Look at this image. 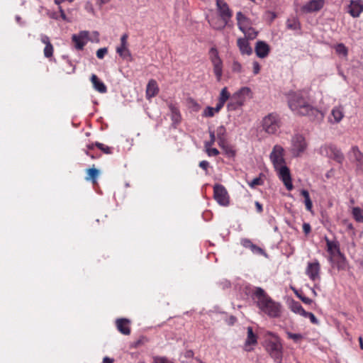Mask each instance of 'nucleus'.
Wrapping results in <instances>:
<instances>
[{"mask_svg": "<svg viewBox=\"0 0 363 363\" xmlns=\"http://www.w3.org/2000/svg\"><path fill=\"white\" fill-rule=\"evenodd\" d=\"M287 335L289 338L292 339L296 342L298 341L303 337L302 335L300 333H287Z\"/></svg>", "mask_w": 363, "mask_h": 363, "instance_id": "nucleus-52", "label": "nucleus"}, {"mask_svg": "<svg viewBox=\"0 0 363 363\" xmlns=\"http://www.w3.org/2000/svg\"><path fill=\"white\" fill-rule=\"evenodd\" d=\"M215 108L211 106H207L203 112V116L204 117H213L216 113Z\"/></svg>", "mask_w": 363, "mask_h": 363, "instance_id": "nucleus-42", "label": "nucleus"}, {"mask_svg": "<svg viewBox=\"0 0 363 363\" xmlns=\"http://www.w3.org/2000/svg\"><path fill=\"white\" fill-rule=\"evenodd\" d=\"M128 35L127 33H124L121 35V44L116 48V52L123 60L130 62L133 60V57L128 48Z\"/></svg>", "mask_w": 363, "mask_h": 363, "instance_id": "nucleus-12", "label": "nucleus"}, {"mask_svg": "<svg viewBox=\"0 0 363 363\" xmlns=\"http://www.w3.org/2000/svg\"><path fill=\"white\" fill-rule=\"evenodd\" d=\"M284 148L279 145H275L269 155V158L274 167H279L285 164L284 158Z\"/></svg>", "mask_w": 363, "mask_h": 363, "instance_id": "nucleus-11", "label": "nucleus"}, {"mask_svg": "<svg viewBox=\"0 0 363 363\" xmlns=\"http://www.w3.org/2000/svg\"><path fill=\"white\" fill-rule=\"evenodd\" d=\"M336 54L340 57H347L348 49L343 43H338L334 46Z\"/></svg>", "mask_w": 363, "mask_h": 363, "instance_id": "nucleus-31", "label": "nucleus"}, {"mask_svg": "<svg viewBox=\"0 0 363 363\" xmlns=\"http://www.w3.org/2000/svg\"><path fill=\"white\" fill-rule=\"evenodd\" d=\"M336 258L338 259L337 263H335L337 269H345L347 267L345 257L343 255V254L341 253L340 255H338Z\"/></svg>", "mask_w": 363, "mask_h": 363, "instance_id": "nucleus-37", "label": "nucleus"}, {"mask_svg": "<svg viewBox=\"0 0 363 363\" xmlns=\"http://www.w3.org/2000/svg\"><path fill=\"white\" fill-rule=\"evenodd\" d=\"M224 105H225V103L218 100V104H216V107L214 108L216 112L218 113L220 111V109L223 107Z\"/></svg>", "mask_w": 363, "mask_h": 363, "instance_id": "nucleus-59", "label": "nucleus"}, {"mask_svg": "<svg viewBox=\"0 0 363 363\" xmlns=\"http://www.w3.org/2000/svg\"><path fill=\"white\" fill-rule=\"evenodd\" d=\"M289 308L294 313L298 314L301 316H303L306 312L301 303L297 301H293L291 303Z\"/></svg>", "mask_w": 363, "mask_h": 363, "instance_id": "nucleus-32", "label": "nucleus"}, {"mask_svg": "<svg viewBox=\"0 0 363 363\" xmlns=\"http://www.w3.org/2000/svg\"><path fill=\"white\" fill-rule=\"evenodd\" d=\"M242 106V105H238V101H237V100L231 99V101L227 105V108L229 111H234Z\"/></svg>", "mask_w": 363, "mask_h": 363, "instance_id": "nucleus-46", "label": "nucleus"}, {"mask_svg": "<svg viewBox=\"0 0 363 363\" xmlns=\"http://www.w3.org/2000/svg\"><path fill=\"white\" fill-rule=\"evenodd\" d=\"M72 41L74 43V47L77 50H82L89 40V32L83 30L78 34H74L72 37Z\"/></svg>", "mask_w": 363, "mask_h": 363, "instance_id": "nucleus-15", "label": "nucleus"}, {"mask_svg": "<svg viewBox=\"0 0 363 363\" xmlns=\"http://www.w3.org/2000/svg\"><path fill=\"white\" fill-rule=\"evenodd\" d=\"M266 350L276 363H281L283 357V347L279 339L269 340Z\"/></svg>", "mask_w": 363, "mask_h": 363, "instance_id": "nucleus-6", "label": "nucleus"}, {"mask_svg": "<svg viewBox=\"0 0 363 363\" xmlns=\"http://www.w3.org/2000/svg\"><path fill=\"white\" fill-rule=\"evenodd\" d=\"M152 363H174L166 357L155 356L153 357Z\"/></svg>", "mask_w": 363, "mask_h": 363, "instance_id": "nucleus-40", "label": "nucleus"}, {"mask_svg": "<svg viewBox=\"0 0 363 363\" xmlns=\"http://www.w3.org/2000/svg\"><path fill=\"white\" fill-rule=\"evenodd\" d=\"M216 8L220 20L209 19L210 25L216 30L224 28L233 16V11L224 0H216Z\"/></svg>", "mask_w": 363, "mask_h": 363, "instance_id": "nucleus-3", "label": "nucleus"}, {"mask_svg": "<svg viewBox=\"0 0 363 363\" xmlns=\"http://www.w3.org/2000/svg\"><path fill=\"white\" fill-rule=\"evenodd\" d=\"M91 82L95 90L99 93L104 94L107 91V88L104 83L99 79L97 76L93 74L91 77Z\"/></svg>", "mask_w": 363, "mask_h": 363, "instance_id": "nucleus-27", "label": "nucleus"}, {"mask_svg": "<svg viewBox=\"0 0 363 363\" xmlns=\"http://www.w3.org/2000/svg\"><path fill=\"white\" fill-rule=\"evenodd\" d=\"M320 264L318 261L308 262L306 269V274L313 281L320 279Z\"/></svg>", "mask_w": 363, "mask_h": 363, "instance_id": "nucleus-16", "label": "nucleus"}, {"mask_svg": "<svg viewBox=\"0 0 363 363\" xmlns=\"http://www.w3.org/2000/svg\"><path fill=\"white\" fill-rule=\"evenodd\" d=\"M318 153L323 157L335 160L342 164L344 160V155L340 149L333 144H324L318 149Z\"/></svg>", "mask_w": 363, "mask_h": 363, "instance_id": "nucleus-5", "label": "nucleus"}, {"mask_svg": "<svg viewBox=\"0 0 363 363\" xmlns=\"http://www.w3.org/2000/svg\"><path fill=\"white\" fill-rule=\"evenodd\" d=\"M255 206L257 207V210L258 212L260 213V212L262 211V206L258 201L255 202Z\"/></svg>", "mask_w": 363, "mask_h": 363, "instance_id": "nucleus-63", "label": "nucleus"}, {"mask_svg": "<svg viewBox=\"0 0 363 363\" xmlns=\"http://www.w3.org/2000/svg\"><path fill=\"white\" fill-rule=\"evenodd\" d=\"M256 55L259 58H265L268 56L270 48L269 45L264 41L259 40L256 43L255 47Z\"/></svg>", "mask_w": 363, "mask_h": 363, "instance_id": "nucleus-17", "label": "nucleus"}, {"mask_svg": "<svg viewBox=\"0 0 363 363\" xmlns=\"http://www.w3.org/2000/svg\"><path fill=\"white\" fill-rule=\"evenodd\" d=\"M230 96V94L228 92L227 87H224L221 89L220 92L218 100L225 104V102L228 101Z\"/></svg>", "mask_w": 363, "mask_h": 363, "instance_id": "nucleus-38", "label": "nucleus"}, {"mask_svg": "<svg viewBox=\"0 0 363 363\" xmlns=\"http://www.w3.org/2000/svg\"><path fill=\"white\" fill-rule=\"evenodd\" d=\"M280 126V117L275 113L268 114L262 121V130L269 135L276 134L279 131Z\"/></svg>", "mask_w": 363, "mask_h": 363, "instance_id": "nucleus-4", "label": "nucleus"}, {"mask_svg": "<svg viewBox=\"0 0 363 363\" xmlns=\"http://www.w3.org/2000/svg\"><path fill=\"white\" fill-rule=\"evenodd\" d=\"M209 59L213 65L216 80L220 82L223 76V61L219 56L218 50L214 47L209 50Z\"/></svg>", "mask_w": 363, "mask_h": 363, "instance_id": "nucleus-8", "label": "nucleus"}, {"mask_svg": "<svg viewBox=\"0 0 363 363\" xmlns=\"http://www.w3.org/2000/svg\"><path fill=\"white\" fill-rule=\"evenodd\" d=\"M113 360L108 357H105L103 359V363H113Z\"/></svg>", "mask_w": 363, "mask_h": 363, "instance_id": "nucleus-64", "label": "nucleus"}, {"mask_svg": "<svg viewBox=\"0 0 363 363\" xmlns=\"http://www.w3.org/2000/svg\"><path fill=\"white\" fill-rule=\"evenodd\" d=\"M248 184L251 188H254L256 186L261 185L262 181H261L260 178L256 177V178H254L250 182H249Z\"/></svg>", "mask_w": 363, "mask_h": 363, "instance_id": "nucleus-53", "label": "nucleus"}, {"mask_svg": "<svg viewBox=\"0 0 363 363\" xmlns=\"http://www.w3.org/2000/svg\"><path fill=\"white\" fill-rule=\"evenodd\" d=\"M220 148L223 150L225 153L228 155L229 157H234L235 155V151L230 147L228 143L227 140L223 142V145H218Z\"/></svg>", "mask_w": 363, "mask_h": 363, "instance_id": "nucleus-36", "label": "nucleus"}, {"mask_svg": "<svg viewBox=\"0 0 363 363\" xmlns=\"http://www.w3.org/2000/svg\"><path fill=\"white\" fill-rule=\"evenodd\" d=\"M325 0H310L301 8L303 13H312L320 11L325 6Z\"/></svg>", "mask_w": 363, "mask_h": 363, "instance_id": "nucleus-13", "label": "nucleus"}, {"mask_svg": "<svg viewBox=\"0 0 363 363\" xmlns=\"http://www.w3.org/2000/svg\"><path fill=\"white\" fill-rule=\"evenodd\" d=\"M210 140L204 143V147L213 146L216 138L215 131L209 130Z\"/></svg>", "mask_w": 363, "mask_h": 363, "instance_id": "nucleus-41", "label": "nucleus"}, {"mask_svg": "<svg viewBox=\"0 0 363 363\" xmlns=\"http://www.w3.org/2000/svg\"><path fill=\"white\" fill-rule=\"evenodd\" d=\"M241 245L245 247V248H248L249 246L252 244V241L250 240V239H247V238H243L241 240Z\"/></svg>", "mask_w": 363, "mask_h": 363, "instance_id": "nucleus-56", "label": "nucleus"}, {"mask_svg": "<svg viewBox=\"0 0 363 363\" xmlns=\"http://www.w3.org/2000/svg\"><path fill=\"white\" fill-rule=\"evenodd\" d=\"M363 11V3L362 1H352L349 7L348 13L352 17H358Z\"/></svg>", "mask_w": 363, "mask_h": 363, "instance_id": "nucleus-20", "label": "nucleus"}, {"mask_svg": "<svg viewBox=\"0 0 363 363\" xmlns=\"http://www.w3.org/2000/svg\"><path fill=\"white\" fill-rule=\"evenodd\" d=\"M60 16L61 18L64 20V21H69V20L67 19V16H66V14L64 11V10L60 7Z\"/></svg>", "mask_w": 363, "mask_h": 363, "instance_id": "nucleus-61", "label": "nucleus"}, {"mask_svg": "<svg viewBox=\"0 0 363 363\" xmlns=\"http://www.w3.org/2000/svg\"><path fill=\"white\" fill-rule=\"evenodd\" d=\"M257 343V336L254 334L251 327L247 328V337L245 340V350L250 351L249 345H255Z\"/></svg>", "mask_w": 363, "mask_h": 363, "instance_id": "nucleus-29", "label": "nucleus"}, {"mask_svg": "<svg viewBox=\"0 0 363 363\" xmlns=\"http://www.w3.org/2000/svg\"><path fill=\"white\" fill-rule=\"evenodd\" d=\"M303 317L309 318L311 322L313 324L318 325L319 323L318 320L313 313L306 311Z\"/></svg>", "mask_w": 363, "mask_h": 363, "instance_id": "nucleus-43", "label": "nucleus"}, {"mask_svg": "<svg viewBox=\"0 0 363 363\" xmlns=\"http://www.w3.org/2000/svg\"><path fill=\"white\" fill-rule=\"evenodd\" d=\"M159 91V88L155 80L150 79L146 87V97L147 99L155 96Z\"/></svg>", "mask_w": 363, "mask_h": 363, "instance_id": "nucleus-24", "label": "nucleus"}, {"mask_svg": "<svg viewBox=\"0 0 363 363\" xmlns=\"http://www.w3.org/2000/svg\"><path fill=\"white\" fill-rule=\"evenodd\" d=\"M350 157L351 160L356 162L358 169L363 168V154L357 146L352 147L350 152Z\"/></svg>", "mask_w": 363, "mask_h": 363, "instance_id": "nucleus-18", "label": "nucleus"}, {"mask_svg": "<svg viewBox=\"0 0 363 363\" xmlns=\"http://www.w3.org/2000/svg\"><path fill=\"white\" fill-rule=\"evenodd\" d=\"M84 9L85 10L91 13L92 15H95V11L94 9V6L91 1H86L84 4Z\"/></svg>", "mask_w": 363, "mask_h": 363, "instance_id": "nucleus-49", "label": "nucleus"}, {"mask_svg": "<svg viewBox=\"0 0 363 363\" xmlns=\"http://www.w3.org/2000/svg\"><path fill=\"white\" fill-rule=\"evenodd\" d=\"M288 104L291 110L296 114L307 116L311 119L317 121H321L324 118V114L320 111L310 104L303 91L289 93Z\"/></svg>", "mask_w": 363, "mask_h": 363, "instance_id": "nucleus-1", "label": "nucleus"}, {"mask_svg": "<svg viewBox=\"0 0 363 363\" xmlns=\"http://www.w3.org/2000/svg\"><path fill=\"white\" fill-rule=\"evenodd\" d=\"M107 52L108 49L106 48H101L96 51V57L99 59H103Z\"/></svg>", "mask_w": 363, "mask_h": 363, "instance_id": "nucleus-51", "label": "nucleus"}, {"mask_svg": "<svg viewBox=\"0 0 363 363\" xmlns=\"http://www.w3.org/2000/svg\"><path fill=\"white\" fill-rule=\"evenodd\" d=\"M275 171L280 180L282 181L286 189L291 191L293 189L294 186L292 184V179L289 169L286 164L281 165L279 167H274Z\"/></svg>", "mask_w": 363, "mask_h": 363, "instance_id": "nucleus-10", "label": "nucleus"}, {"mask_svg": "<svg viewBox=\"0 0 363 363\" xmlns=\"http://www.w3.org/2000/svg\"><path fill=\"white\" fill-rule=\"evenodd\" d=\"M286 27L290 30H298L301 29V23L298 18L293 17L286 21Z\"/></svg>", "mask_w": 363, "mask_h": 363, "instance_id": "nucleus-33", "label": "nucleus"}, {"mask_svg": "<svg viewBox=\"0 0 363 363\" xmlns=\"http://www.w3.org/2000/svg\"><path fill=\"white\" fill-rule=\"evenodd\" d=\"M116 327L118 331L125 335L130 333V320L126 318H119L116 321Z\"/></svg>", "mask_w": 363, "mask_h": 363, "instance_id": "nucleus-22", "label": "nucleus"}, {"mask_svg": "<svg viewBox=\"0 0 363 363\" xmlns=\"http://www.w3.org/2000/svg\"><path fill=\"white\" fill-rule=\"evenodd\" d=\"M236 20L238 21V26L240 30H245L247 28L252 26L251 20L246 17L241 11L236 13Z\"/></svg>", "mask_w": 363, "mask_h": 363, "instance_id": "nucleus-23", "label": "nucleus"}, {"mask_svg": "<svg viewBox=\"0 0 363 363\" xmlns=\"http://www.w3.org/2000/svg\"><path fill=\"white\" fill-rule=\"evenodd\" d=\"M213 197L217 203L222 206H228L230 199L226 189L221 184H216L213 187Z\"/></svg>", "mask_w": 363, "mask_h": 363, "instance_id": "nucleus-9", "label": "nucleus"}, {"mask_svg": "<svg viewBox=\"0 0 363 363\" xmlns=\"http://www.w3.org/2000/svg\"><path fill=\"white\" fill-rule=\"evenodd\" d=\"M95 146L99 147L101 151H103L106 154H111V147H109L108 146L104 145L103 143H100L96 142L95 143Z\"/></svg>", "mask_w": 363, "mask_h": 363, "instance_id": "nucleus-47", "label": "nucleus"}, {"mask_svg": "<svg viewBox=\"0 0 363 363\" xmlns=\"http://www.w3.org/2000/svg\"><path fill=\"white\" fill-rule=\"evenodd\" d=\"M40 40L45 45H48L49 44H51L49 37L46 35L41 34L40 35Z\"/></svg>", "mask_w": 363, "mask_h": 363, "instance_id": "nucleus-55", "label": "nucleus"}, {"mask_svg": "<svg viewBox=\"0 0 363 363\" xmlns=\"http://www.w3.org/2000/svg\"><path fill=\"white\" fill-rule=\"evenodd\" d=\"M238 46L242 55H250L252 52V49L250 45L248 40L246 38H239L238 40Z\"/></svg>", "mask_w": 363, "mask_h": 363, "instance_id": "nucleus-25", "label": "nucleus"}, {"mask_svg": "<svg viewBox=\"0 0 363 363\" xmlns=\"http://www.w3.org/2000/svg\"><path fill=\"white\" fill-rule=\"evenodd\" d=\"M301 194L304 197V203L306 206V208L308 211H312L313 203L311 200L308 191L306 189H302L301 191Z\"/></svg>", "mask_w": 363, "mask_h": 363, "instance_id": "nucleus-34", "label": "nucleus"}, {"mask_svg": "<svg viewBox=\"0 0 363 363\" xmlns=\"http://www.w3.org/2000/svg\"><path fill=\"white\" fill-rule=\"evenodd\" d=\"M307 146L305 138L301 134H296L291 140L290 152L294 157H299L306 151Z\"/></svg>", "mask_w": 363, "mask_h": 363, "instance_id": "nucleus-7", "label": "nucleus"}, {"mask_svg": "<svg viewBox=\"0 0 363 363\" xmlns=\"http://www.w3.org/2000/svg\"><path fill=\"white\" fill-rule=\"evenodd\" d=\"M254 299L257 307L270 318H279L281 315V305L272 300L260 287H255L253 291Z\"/></svg>", "mask_w": 363, "mask_h": 363, "instance_id": "nucleus-2", "label": "nucleus"}, {"mask_svg": "<svg viewBox=\"0 0 363 363\" xmlns=\"http://www.w3.org/2000/svg\"><path fill=\"white\" fill-rule=\"evenodd\" d=\"M252 252L255 255H267L264 250L256 245L252 248Z\"/></svg>", "mask_w": 363, "mask_h": 363, "instance_id": "nucleus-50", "label": "nucleus"}, {"mask_svg": "<svg viewBox=\"0 0 363 363\" xmlns=\"http://www.w3.org/2000/svg\"><path fill=\"white\" fill-rule=\"evenodd\" d=\"M241 31L244 33L245 38L247 40L255 39L258 34V32L256 31L255 29L252 27V26Z\"/></svg>", "mask_w": 363, "mask_h": 363, "instance_id": "nucleus-35", "label": "nucleus"}, {"mask_svg": "<svg viewBox=\"0 0 363 363\" xmlns=\"http://www.w3.org/2000/svg\"><path fill=\"white\" fill-rule=\"evenodd\" d=\"M328 252L330 255V261L333 262V259H336L338 255L341 254L338 242L336 241H331L326 240Z\"/></svg>", "mask_w": 363, "mask_h": 363, "instance_id": "nucleus-19", "label": "nucleus"}, {"mask_svg": "<svg viewBox=\"0 0 363 363\" xmlns=\"http://www.w3.org/2000/svg\"><path fill=\"white\" fill-rule=\"evenodd\" d=\"M345 223L347 224V228L350 230H354V226L353 224L351 223L347 222V220H345Z\"/></svg>", "mask_w": 363, "mask_h": 363, "instance_id": "nucleus-62", "label": "nucleus"}, {"mask_svg": "<svg viewBox=\"0 0 363 363\" xmlns=\"http://www.w3.org/2000/svg\"><path fill=\"white\" fill-rule=\"evenodd\" d=\"M303 230L306 235H308V233H310V232L311 230V225L308 223H304L303 224Z\"/></svg>", "mask_w": 363, "mask_h": 363, "instance_id": "nucleus-57", "label": "nucleus"}, {"mask_svg": "<svg viewBox=\"0 0 363 363\" xmlns=\"http://www.w3.org/2000/svg\"><path fill=\"white\" fill-rule=\"evenodd\" d=\"M298 297L301 299V301L306 303V304H311L312 303V300L308 297L302 296L301 295H298Z\"/></svg>", "mask_w": 363, "mask_h": 363, "instance_id": "nucleus-60", "label": "nucleus"}, {"mask_svg": "<svg viewBox=\"0 0 363 363\" xmlns=\"http://www.w3.org/2000/svg\"><path fill=\"white\" fill-rule=\"evenodd\" d=\"M168 107L171 112V118L174 125H177L181 122L182 116L177 106L174 104H169Z\"/></svg>", "mask_w": 363, "mask_h": 363, "instance_id": "nucleus-26", "label": "nucleus"}, {"mask_svg": "<svg viewBox=\"0 0 363 363\" xmlns=\"http://www.w3.org/2000/svg\"><path fill=\"white\" fill-rule=\"evenodd\" d=\"M344 108L342 106L339 105L334 106L330 115L328 116V122L331 124H337L339 123L342 119L344 118Z\"/></svg>", "mask_w": 363, "mask_h": 363, "instance_id": "nucleus-14", "label": "nucleus"}, {"mask_svg": "<svg viewBox=\"0 0 363 363\" xmlns=\"http://www.w3.org/2000/svg\"><path fill=\"white\" fill-rule=\"evenodd\" d=\"M218 145H223L227 140V132L223 125L218 126L215 131Z\"/></svg>", "mask_w": 363, "mask_h": 363, "instance_id": "nucleus-28", "label": "nucleus"}, {"mask_svg": "<svg viewBox=\"0 0 363 363\" xmlns=\"http://www.w3.org/2000/svg\"><path fill=\"white\" fill-rule=\"evenodd\" d=\"M53 55V46L52 44H49L48 45H45L44 48V55L45 57H50Z\"/></svg>", "mask_w": 363, "mask_h": 363, "instance_id": "nucleus-45", "label": "nucleus"}, {"mask_svg": "<svg viewBox=\"0 0 363 363\" xmlns=\"http://www.w3.org/2000/svg\"><path fill=\"white\" fill-rule=\"evenodd\" d=\"M204 147L207 155L209 157L217 156L219 154V151L216 148L212 147V146Z\"/></svg>", "mask_w": 363, "mask_h": 363, "instance_id": "nucleus-44", "label": "nucleus"}, {"mask_svg": "<svg viewBox=\"0 0 363 363\" xmlns=\"http://www.w3.org/2000/svg\"><path fill=\"white\" fill-rule=\"evenodd\" d=\"M199 167L202 168L203 170L207 171L209 167V162L206 160H203L200 162Z\"/></svg>", "mask_w": 363, "mask_h": 363, "instance_id": "nucleus-58", "label": "nucleus"}, {"mask_svg": "<svg viewBox=\"0 0 363 363\" xmlns=\"http://www.w3.org/2000/svg\"><path fill=\"white\" fill-rule=\"evenodd\" d=\"M242 65L238 61H234L232 65V70L234 72L240 73L242 72Z\"/></svg>", "mask_w": 363, "mask_h": 363, "instance_id": "nucleus-48", "label": "nucleus"}, {"mask_svg": "<svg viewBox=\"0 0 363 363\" xmlns=\"http://www.w3.org/2000/svg\"><path fill=\"white\" fill-rule=\"evenodd\" d=\"M89 177L86 179H91L93 183H95L96 181V177L99 174V170L95 168H91L88 170Z\"/></svg>", "mask_w": 363, "mask_h": 363, "instance_id": "nucleus-39", "label": "nucleus"}, {"mask_svg": "<svg viewBox=\"0 0 363 363\" xmlns=\"http://www.w3.org/2000/svg\"><path fill=\"white\" fill-rule=\"evenodd\" d=\"M251 93V90L248 87H242L237 92L233 94L232 96V99L237 100L238 101V105H243L246 96H250Z\"/></svg>", "mask_w": 363, "mask_h": 363, "instance_id": "nucleus-21", "label": "nucleus"}, {"mask_svg": "<svg viewBox=\"0 0 363 363\" xmlns=\"http://www.w3.org/2000/svg\"><path fill=\"white\" fill-rule=\"evenodd\" d=\"M252 68H253V74L255 75L257 74L260 72V65L258 62L254 61L252 62Z\"/></svg>", "mask_w": 363, "mask_h": 363, "instance_id": "nucleus-54", "label": "nucleus"}, {"mask_svg": "<svg viewBox=\"0 0 363 363\" xmlns=\"http://www.w3.org/2000/svg\"><path fill=\"white\" fill-rule=\"evenodd\" d=\"M352 216L357 223H363V207H353L352 208Z\"/></svg>", "mask_w": 363, "mask_h": 363, "instance_id": "nucleus-30", "label": "nucleus"}]
</instances>
